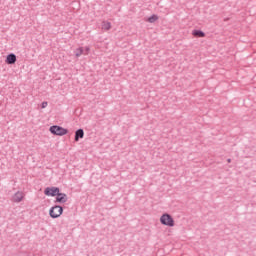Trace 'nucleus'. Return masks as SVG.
Here are the masks:
<instances>
[{
  "label": "nucleus",
  "mask_w": 256,
  "mask_h": 256,
  "mask_svg": "<svg viewBox=\"0 0 256 256\" xmlns=\"http://www.w3.org/2000/svg\"><path fill=\"white\" fill-rule=\"evenodd\" d=\"M227 162H228V163H231V158H228V159H227Z\"/></svg>",
  "instance_id": "nucleus-14"
},
{
  "label": "nucleus",
  "mask_w": 256,
  "mask_h": 256,
  "mask_svg": "<svg viewBox=\"0 0 256 256\" xmlns=\"http://www.w3.org/2000/svg\"><path fill=\"white\" fill-rule=\"evenodd\" d=\"M59 188L57 187H47L44 190V194L47 195V197H57V195H59Z\"/></svg>",
  "instance_id": "nucleus-4"
},
{
  "label": "nucleus",
  "mask_w": 256,
  "mask_h": 256,
  "mask_svg": "<svg viewBox=\"0 0 256 256\" xmlns=\"http://www.w3.org/2000/svg\"><path fill=\"white\" fill-rule=\"evenodd\" d=\"M49 215L52 219H58V217H61L63 215V207L59 205H55L50 208Z\"/></svg>",
  "instance_id": "nucleus-2"
},
{
  "label": "nucleus",
  "mask_w": 256,
  "mask_h": 256,
  "mask_svg": "<svg viewBox=\"0 0 256 256\" xmlns=\"http://www.w3.org/2000/svg\"><path fill=\"white\" fill-rule=\"evenodd\" d=\"M83 137H85V132L83 131V129H78L75 132V141H79V139H83Z\"/></svg>",
  "instance_id": "nucleus-9"
},
{
  "label": "nucleus",
  "mask_w": 256,
  "mask_h": 256,
  "mask_svg": "<svg viewBox=\"0 0 256 256\" xmlns=\"http://www.w3.org/2000/svg\"><path fill=\"white\" fill-rule=\"evenodd\" d=\"M160 223L162 225H166V227H175V220L173 219V216H171V214H163L160 217Z\"/></svg>",
  "instance_id": "nucleus-1"
},
{
  "label": "nucleus",
  "mask_w": 256,
  "mask_h": 256,
  "mask_svg": "<svg viewBox=\"0 0 256 256\" xmlns=\"http://www.w3.org/2000/svg\"><path fill=\"white\" fill-rule=\"evenodd\" d=\"M25 199V193L18 191L12 196L13 203H21Z\"/></svg>",
  "instance_id": "nucleus-6"
},
{
  "label": "nucleus",
  "mask_w": 256,
  "mask_h": 256,
  "mask_svg": "<svg viewBox=\"0 0 256 256\" xmlns=\"http://www.w3.org/2000/svg\"><path fill=\"white\" fill-rule=\"evenodd\" d=\"M89 51H91V48L89 46L86 47H79L74 51L75 57L79 58L81 55H89Z\"/></svg>",
  "instance_id": "nucleus-5"
},
{
  "label": "nucleus",
  "mask_w": 256,
  "mask_h": 256,
  "mask_svg": "<svg viewBox=\"0 0 256 256\" xmlns=\"http://www.w3.org/2000/svg\"><path fill=\"white\" fill-rule=\"evenodd\" d=\"M47 105H49V103L47 102H42V109H45L47 107Z\"/></svg>",
  "instance_id": "nucleus-13"
},
{
  "label": "nucleus",
  "mask_w": 256,
  "mask_h": 256,
  "mask_svg": "<svg viewBox=\"0 0 256 256\" xmlns=\"http://www.w3.org/2000/svg\"><path fill=\"white\" fill-rule=\"evenodd\" d=\"M192 35L194 37H205V33L201 30H193Z\"/></svg>",
  "instance_id": "nucleus-11"
},
{
  "label": "nucleus",
  "mask_w": 256,
  "mask_h": 256,
  "mask_svg": "<svg viewBox=\"0 0 256 256\" xmlns=\"http://www.w3.org/2000/svg\"><path fill=\"white\" fill-rule=\"evenodd\" d=\"M50 133H52V135H58V136H63V135H67L68 131L67 129L61 127V126H51L49 129Z\"/></svg>",
  "instance_id": "nucleus-3"
},
{
  "label": "nucleus",
  "mask_w": 256,
  "mask_h": 256,
  "mask_svg": "<svg viewBox=\"0 0 256 256\" xmlns=\"http://www.w3.org/2000/svg\"><path fill=\"white\" fill-rule=\"evenodd\" d=\"M111 29V22L104 21L102 22V30L109 31Z\"/></svg>",
  "instance_id": "nucleus-10"
},
{
  "label": "nucleus",
  "mask_w": 256,
  "mask_h": 256,
  "mask_svg": "<svg viewBox=\"0 0 256 256\" xmlns=\"http://www.w3.org/2000/svg\"><path fill=\"white\" fill-rule=\"evenodd\" d=\"M6 63L7 65H15V63H17V56L13 53L9 54L6 57Z\"/></svg>",
  "instance_id": "nucleus-8"
},
{
  "label": "nucleus",
  "mask_w": 256,
  "mask_h": 256,
  "mask_svg": "<svg viewBox=\"0 0 256 256\" xmlns=\"http://www.w3.org/2000/svg\"><path fill=\"white\" fill-rule=\"evenodd\" d=\"M159 19L158 15H152L148 18V23H155V21H157Z\"/></svg>",
  "instance_id": "nucleus-12"
},
{
  "label": "nucleus",
  "mask_w": 256,
  "mask_h": 256,
  "mask_svg": "<svg viewBox=\"0 0 256 256\" xmlns=\"http://www.w3.org/2000/svg\"><path fill=\"white\" fill-rule=\"evenodd\" d=\"M68 199L67 194L58 192V194H56L55 203H67Z\"/></svg>",
  "instance_id": "nucleus-7"
}]
</instances>
